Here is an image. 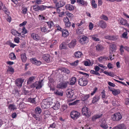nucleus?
<instances>
[{"mask_svg": "<svg viewBox=\"0 0 129 129\" xmlns=\"http://www.w3.org/2000/svg\"><path fill=\"white\" fill-rule=\"evenodd\" d=\"M9 109L11 110L12 109L14 110L16 109L15 106L11 104L9 105Z\"/></svg>", "mask_w": 129, "mask_h": 129, "instance_id": "nucleus-51", "label": "nucleus"}, {"mask_svg": "<svg viewBox=\"0 0 129 129\" xmlns=\"http://www.w3.org/2000/svg\"><path fill=\"white\" fill-rule=\"evenodd\" d=\"M105 91L104 90H103V91L101 93L102 94V98H105Z\"/></svg>", "mask_w": 129, "mask_h": 129, "instance_id": "nucleus-61", "label": "nucleus"}, {"mask_svg": "<svg viewBox=\"0 0 129 129\" xmlns=\"http://www.w3.org/2000/svg\"><path fill=\"white\" fill-rule=\"evenodd\" d=\"M115 45L113 44H111L110 45L109 51L110 53H111L115 52Z\"/></svg>", "mask_w": 129, "mask_h": 129, "instance_id": "nucleus-20", "label": "nucleus"}, {"mask_svg": "<svg viewBox=\"0 0 129 129\" xmlns=\"http://www.w3.org/2000/svg\"><path fill=\"white\" fill-rule=\"evenodd\" d=\"M92 6L94 8H96L97 7V5L95 3L94 0H92L91 2Z\"/></svg>", "mask_w": 129, "mask_h": 129, "instance_id": "nucleus-47", "label": "nucleus"}, {"mask_svg": "<svg viewBox=\"0 0 129 129\" xmlns=\"http://www.w3.org/2000/svg\"><path fill=\"white\" fill-rule=\"evenodd\" d=\"M43 60L47 62H50L51 60L50 59V56L48 54H45L43 55L42 56Z\"/></svg>", "mask_w": 129, "mask_h": 129, "instance_id": "nucleus-10", "label": "nucleus"}, {"mask_svg": "<svg viewBox=\"0 0 129 129\" xmlns=\"http://www.w3.org/2000/svg\"><path fill=\"white\" fill-rule=\"evenodd\" d=\"M51 107L55 110L59 109L60 107V104L58 102H56V103H53L52 102L51 103Z\"/></svg>", "mask_w": 129, "mask_h": 129, "instance_id": "nucleus-12", "label": "nucleus"}, {"mask_svg": "<svg viewBox=\"0 0 129 129\" xmlns=\"http://www.w3.org/2000/svg\"><path fill=\"white\" fill-rule=\"evenodd\" d=\"M48 79H49V81L48 83V85L49 86L50 88V90H54V89L53 88H51V84L50 83H52L53 82L54 80L52 78H51L50 77H49Z\"/></svg>", "mask_w": 129, "mask_h": 129, "instance_id": "nucleus-32", "label": "nucleus"}, {"mask_svg": "<svg viewBox=\"0 0 129 129\" xmlns=\"http://www.w3.org/2000/svg\"><path fill=\"white\" fill-rule=\"evenodd\" d=\"M120 24L122 25L126 26L127 24V20L122 19L120 20Z\"/></svg>", "mask_w": 129, "mask_h": 129, "instance_id": "nucleus-38", "label": "nucleus"}, {"mask_svg": "<svg viewBox=\"0 0 129 129\" xmlns=\"http://www.w3.org/2000/svg\"><path fill=\"white\" fill-rule=\"evenodd\" d=\"M95 47L96 50L98 52L101 51L104 49V47L102 45L99 44H98Z\"/></svg>", "mask_w": 129, "mask_h": 129, "instance_id": "nucleus-19", "label": "nucleus"}, {"mask_svg": "<svg viewBox=\"0 0 129 129\" xmlns=\"http://www.w3.org/2000/svg\"><path fill=\"white\" fill-rule=\"evenodd\" d=\"M23 81V80L21 79H18L16 81L15 83L17 86L21 87Z\"/></svg>", "mask_w": 129, "mask_h": 129, "instance_id": "nucleus-18", "label": "nucleus"}, {"mask_svg": "<svg viewBox=\"0 0 129 129\" xmlns=\"http://www.w3.org/2000/svg\"><path fill=\"white\" fill-rule=\"evenodd\" d=\"M22 33H24V34H26L27 33V31L26 29L24 27H23L22 29V31L21 32Z\"/></svg>", "mask_w": 129, "mask_h": 129, "instance_id": "nucleus-58", "label": "nucleus"}, {"mask_svg": "<svg viewBox=\"0 0 129 129\" xmlns=\"http://www.w3.org/2000/svg\"><path fill=\"white\" fill-rule=\"evenodd\" d=\"M112 119L114 121L120 120L122 118V116L120 113H116L111 116Z\"/></svg>", "mask_w": 129, "mask_h": 129, "instance_id": "nucleus-5", "label": "nucleus"}, {"mask_svg": "<svg viewBox=\"0 0 129 129\" xmlns=\"http://www.w3.org/2000/svg\"><path fill=\"white\" fill-rule=\"evenodd\" d=\"M31 62L33 64L37 66H39L40 64V61L37 60L35 58H32L30 59Z\"/></svg>", "mask_w": 129, "mask_h": 129, "instance_id": "nucleus-15", "label": "nucleus"}, {"mask_svg": "<svg viewBox=\"0 0 129 129\" xmlns=\"http://www.w3.org/2000/svg\"><path fill=\"white\" fill-rule=\"evenodd\" d=\"M67 106L66 105H63L62 106L61 108V111H63L67 109Z\"/></svg>", "mask_w": 129, "mask_h": 129, "instance_id": "nucleus-52", "label": "nucleus"}, {"mask_svg": "<svg viewBox=\"0 0 129 129\" xmlns=\"http://www.w3.org/2000/svg\"><path fill=\"white\" fill-rule=\"evenodd\" d=\"M101 19H103L106 21H107L108 20V17L104 15L103 14L100 17Z\"/></svg>", "mask_w": 129, "mask_h": 129, "instance_id": "nucleus-45", "label": "nucleus"}, {"mask_svg": "<svg viewBox=\"0 0 129 129\" xmlns=\"http://www.w3.org/2000/svg\"><path fill=\"white\" fill-rule=\"evenodd\" d=\"M50 113L49 111L48 110H46L43 112V116L46 117H48L50 115Z\"/></svg>", "mask_w": 129, "mask_h": 129, "instance_id": "nucleus-29", "label": "nucleus"}, {"mask_svg": "<svg viewBox=\"0 0 129 129\" xmlns=\"http://www.w3.org/2000/svg\"><path fill=\"white\" fill-rule=\"evenodd\" d=\"M63 20L65 23L68 22H69V20L67 17H64L63 19Z\"/></svg>", "mask_w": 129, "mask_h": 129, "instance_id": "nucleus-57", "label": "nucleus"}, {"mask_svg": "<svg viewBox=\"0 0 129 129\" xmlns=\"http://www.w3.org/2000/svg\"><path fill=\"white\" fill-rule=\"evenodd\" d=\"M76 39H74L72 40L71 42L68 44V47L70 48H72L76 45Z\"/></svg>", "mask_w": 129, "mask_h": 129, "instance_id": "nucleus-14", "label": "nucleus"}, {"mask_svg": "<svg viewBox=\"0 0 129 129\" xmlns=\"http://www.w3.org/2000/svg\"><path fill=\"white\" fill-rule=\"evenodd\" d=\"M89 94H87L82 96L81 98V100L83 101H84L87 100L89 97Z\"/></svg>", "mask_w": 129, "mask_h": 129, "instance_id": "nucleus-42", "label": "nucleus"}, {"mask_svg": "<svg viewBox=\"0 0 129 129\" xmlns=\"http://www.w3.org/2000/svg\"><path fill=\"white\" fill-rule=\"evenodd\" d=\"M52 100L50 98H48L47 99L44 100L41 103V106L42 109H46L51 106L52 102L49 101Z\"/></svg>", "mask_w": 129, "mask_h": 129, "instance_id": "nucleus-1", "label": "nucleus"}, {"mask_svg": "<svg viewBox=\"0 0 129 129\" xmlns=\"http://www.w3.org/2000/svg\"><path fill=\"white\" fill-rule=\"evenodd\" d=\"M126 125L123 123L120 124L114 127L112 129H126Z\"/></svg>", "mask_w": 129, "mask_h": 129, "instance_id": "nucleus-13", "label": "nucleus"}, {"mask_svg": "<svg viewBox=\"0 0 129 129\" xmlns=\"http://www.w3.org/2000/svg\"><path fill=\"white\" fill-rule=\"evenodd\" d=\"M35 98H29L28 99V101L32 103H35Z\"/></svg>", "mask_w": 129, "mask_h": 129, "instance_id": "nucleus-46", "label": "nucleus"}, {"mask_svg": "<svg viewBox=\"0 0 129 129\" xmlns=\"http://www.w3.org/2000/svg\"><path fill=\"white\" fill-rule=\"evenodd\" d=\"M66 95L68 98H72L74 95V91L73 90L68 91L66 92Z\"/></svg>", "mask_w": 129, "mask_h": 129, "instance_id": "nucleus-16", "label": "nucleus"}, {"mask_svg": "<svg viewBox=\"0 0 129 129\" xmlns=\"http://www.w3.org/2000/svg\"><path fill=\"white\" fill-rule=\"evenodd\" d=\"M27 11V8L26 7L23 8L22 13L23 14H25L26 13Z\"/></svg>", "mask_w": 129, "mask_h": 129, "instance_id": "nucleus-54", "label": "nucleus"}, {"mask_svg": "<svg viewBox=\"0 0 129 129\" xmlns=\"http://www.w3.org/2000/svg\"><path fill=\"white\" fill-rule=\"evenodd\" d=\"M82 113L84 115L87 117L89 116L91 114L89 109L85 106H84L82 108Z\"/></svg>", "mask_w": 129, "mask_h": 129, "instance_id": "nucleus-4", "label": "nucleus"}, {"mask_svg": "<svg viewBox=\"0 0 129 129\" xmlns=\"http://www.w3.org/2000/svg\"><path fill=\"white\" fill-rule=\"evenodd\" d=\"M77 2L79 3L81 5H84V6H87V2L84 1L83 0H77Z\"/></svg>", "mask_w": 129, "mask_h": 129, "instance_id": "nucleus-28", "label": "nucleus"}, {"mask_svg": "<svg viewBox=\"0 0 129 129\" xmlns=\"http://www.w3.org/2000/svg\"><path fill=\"white\" fill-rule=\"evenodd\" d=\"M78 62L79 60H77L76 61L74 62H73L71 63H70V64L71 65L73 66H76L78 65Z\"/></svg>", "mask_w": 129, "mask_h": 129, "instance_id": "nucleus-50", "label": "nucleus"}, {"mask_svg": "<svg viewBox=\"0 0 129 129\" xmlns=\"http://www.w3.org/2000/svg\"><path fill=\"white\" fill-rule=\"evenodd\" d=\"M112 104L115 106H118L120 105V104L118 103V102L116 100H113L112 102Z\"/></svg>", "mask_w": 129, "mask_h": 129, "instance_id": "nucleus-43", "label": "nucleus"}, {"mask_svg": "<svg viewBox=\"0 0 129 129\" xmlns=\"http://www.w3.org/2000/svg\"><path fill=\"white\" fill-rule=\"evenodd\" d=\"M97 25L99 27L103 29L106 28L107 26L106 22L103 20H100Z\"/></svg>", "mask_w": 129, "mask_h": 129, "instance_id": "nucleus-9", "label": "nucleus"}, {"mask_svg": "<svg viewBox=\"0 0 129 129\" xmlns=\"http://www.w3.org/2000/svg\"><path fill=\"white\" fill-rule=\"evenodd\" d=\"M54 93L57 95L62 96L63 95V92L61 90H56L54 91Z\"/></svg>", "mask_w": 129, "mask_h": 129, "instance_id": "nucleus-26", "label": "nucleus"}, {"mask_svg": "<svg viewBox=\"0 0 129 129\" xmlns=\"http://www.w3.org/2000/svg\"><path fill=\"white\" fill-rule=\"evenodd\" d=\"M104 58H105L106 59V60H107L108 59V57H99L98 59V60L100 62H101L103 60H102L104 59Z\"/></svg>", "mask_w": 129, "mask_h": 129, "instance_id": "nucleus-53", "label": "nucleus"}, {"mask_svg": "<svg viewBox=\"0 0 129 129\" xmlns=\"http://www.w3.org/2000/svg\"><path fill=\"white\" fill-rule=\"evenodd\" d=\"M35 114L33 115V116L37 120L39 121L40 119V108L37 107L35 109Z\"/></svg>", "mask_w": 129, "mask_h": 129, "instance_id": "nucleus-3", "label": "nucleus"}, {"mask_svg": "<svg viewBox=\"0 0 129 129\" xmlns=\"http://www.w3.org/2000/svg\"><path fill=\"white\" fill-rule=\"evenodd\" d=\"M123 48H124L123 47L122 45H121L120 46V50L121 52V54L122 55V53L124 52V50L123 49Z\"/></svg>", "mask_w": 129, "mask_h": 129, "instance_id": "nucleus-59", "label": "nucleus"}, {"mask_svg": "<svg viewBox=\"0 0 129 129\" xmlns=\"http://www.w3.org/2000/svg\"><path fill=\"white\" fill-rule=\"evenodd\" d=\"M9 57L13 60L15 59L16 58L15 55L13 53H11L9 54Z\"/></svg>", "mask_w": 129, "mask_h": 129, "instance_id": "nucleus-40", "label": "nucleus"}, {"mask_svg": "<svg viewBox=\"0 0 129 129\" xmlns=\"http://www.w3.org/2000/svg\"><path fill=\"white\" fill-rule=\"evenodd\" d=\"M21 58L23 62H25L27 60V57L25 53L22 54L21 55Z\"/></svg>", "mask_w": 129, "mask_h": 129, "instance_id": "nucleus-33", "label": "nucleus"}, {"mask_svg": "<svg viewBox=\"0 0 129 129\" xmlns=\"http://www.w3.org/2000/svg\"><path fill=\"white\" fill-rule=\"evenodd\" d=\"M80 113L77 111H73L71 113L70 115L71 117L74 120H76L78 118Z\"/></svg>", "mask_w": 129, "mask_h": 129, "instance_id": "nucleus-7", "label": "nucleus"}, {"mask_svg": "<svg viewBox=\"0 0 129 129\" xmlns=\"http://www.w3.org/2000/svg\"><path fill=\"white\" fill-rule=\"evenodd\" d=\"M35 83V87L36 89H39L40 88V81H36Z\"/></svg>", "mask_w": 129, "mask_h": 129, "instance_id": "nucleus-39", "label": "nucleus"}, {"mask_svg": "<svg viewBox=\"0 0 129 129\" xmlns=\"http://www.w3.org/2000/svg\"><path fill=\"white\" fill-rule=\"evenodd\" d=\"M127 35V32L126 31L123 33L122 35V37L123 38H126Z\"/></svg>", "mask_w": 129, "mask_h": 129, "instance_id": "nucleus-63", "label": "nucleus"}, {"mask_svg": "<svg viewBox=\"0 0 129 129\" xmlns=\"http://www.w3.org/2000/svg\"><path fill=\"white\" fill-rule=\"evenodd\" d=\"M84 77V76L82 77L78 80V84L81 86H84L87 84L88 81L85 80Z\"/></svg>", "mask_w": 129, "mask_h": 129, "instance_id": "nucleus-6", "label": "nucleus"}, {"mask_svg": "<svg viewBox=\"0 0 129 129\" xmlns=\"http://www.w3.org/2000/svg\"><path fill=\"white\" fill-rule=\"evenodd\" d=\"M84 30L83 28L82 27H79L78 30H77L76 33L78 35H80L82 34Z\"/></svg>", "mask_w": 129, "mask_h": 129, "instance_id": "nucleus-30", "label": "nucleus"}, {"mask_svg": "<svg viewBox=\"0 0 129 129\" xmlns=\"http://www.w3.org/2000/svg\"><path fill=\"white\" fill-rule=\"evenodd\" d=\"M88 38L87 37L83 36L79 40V42L81 44L84 45L88 43Z\"/></svg>", "mask_w": 129, "mask_h": 129, "instance_id": "nucleus-8", "label": "nucleus"}, {"mask_svg": "<svg viewBox=\"0 0 129 129\" xmlns=\"http://www.w3.org/2000/svg\"><path fill=\"white\" fill-rule=\"evenodd\" d=\"M31 36L35 40H39L40 39V37L38 35L34 33H33L31 34Z\"/></svg>", "mask_w": 129, "mask_h": 129, "instance_id": "nucleus-31", "label": "nucleus"}, {"mask_svg": "<svg viewBox=\"0 0 129 129\" xmlns=\"http://www.w3.org/2000/svg\"><path fill=\"white\" fill-rule=\"evenodd\" d=\"M82 55H83L82 53L79 51L76 52L75 53V57L77 58L81 57Z\"/></svg>", "mask_w": 129, "mask_h": 129, "instance_id": "nucleus-34", "label": "nucleus"}, {"mask_svg": "<svg viewBox=\"0 0 129 129\" xmlns=\"http://www.w3.org/2000/svg\"><path fill=\"white\" fill-rule=\"evenodd\" d=\"M79 101L78 100L75 101L72 103H69V105L70 106V105H76L78 102Z\"/></svg>", "mask_w": 129, "mask_h": 129, "instance_id": "nucleus-49", "label": "nucleus"}, {"mask_svg": "<svg viewBox=\"0 0 129 129\" xmlns=\"http://www.w3.org/2000/svg\"><path fill=\"white\" fill-rule=\"evenodd\" d=\"M120 92V91L119 89H114L112 92V93L115 96L119 94Z\"/></svg>", "mask_w": 129, "mask_h": 129, "instance_id": "nucleus-37", "label": "nucleus"}, {"mask_svg": "<svg viewBox=\"0 0 129 129\" xmlns=\"http://www.w3.org/2000/svg\"><path fill=\"white\" fill-rule=\"evenodd\" d=\"M76 81V79L75 77H73L71 79L70 84L71 85H74Z\"/></svg>", "mask_w": 129, "mask_h": 129, "instance_id": "nucleus-36", "label": "nucleus"}, {"mask_svg": "<svg viewBox=\"0 0 129 129\" xmlns=\"http://www.w3.org/2000/svg\"><path fill=\"white\" fill-rule=\"evenodd\" d=\"M46 20V18L43 16H41V20H42V21L46 22L48 24V25L50 28H51L52 26L53 25V23L52 21H50L47 22L45 21Z\"/></svg>", "mask_w": 129, "mask_h": 129, "instance_id": "nucleus-11", "label": "nucleus"}, {"mask_svg": "<svg viewBox=\"0 0 129 129\" xmlns=\"http://www.w3.org/2000/svg\"><path fill=\"white\" fill-rule=\"evenodd\" d=\"M100 126L103 128L105 129L107 128L108 127L107 124H106L102 123L100 125Z\"/></svg>", "mask_w": 129, "mask_h": 129, "instance_id": "nucleus-44", "label": "nucleus"}, {"mask_svg": "<svg viewBox=\"0 0 129 129\" xmlns=\"http://www.w3.org/2000/svg\"><path fill=\"white\" fill-rule=\"evenodd\" d=\"M66 9L69 10L70 11H72L74 10V7L72 5L70 4H67L65 6Z\"/></svg>", "mask_w": 129, "mask_h": 129, "instance_id": "nucleus-22", "label": "nucleus"}, {"mask_svg": "<svg viewBox=\"0 0 129 129\" xmlns=\"http://www.w3.org/2000/svg\"><path fill=\"white\" fill-rule=\"evenodd\" d=\"M105 39H108L110 40L114 41L117 39L116 37L115 36H107L105 37Z\"/></svg>", "mask_w": 129, "mask_h": 129, "instance_id": "nucleus-25", "label": "nucleus"}, {"mask_svg": "<svg viewBox=\"0 0 129 129\" xmlns=\"http://www.w3.org/2000/svg\"><path fill=\"white\" fill-rule=\"evenodd\" d=\"M59 48L61 50L63 49H65V46L63 44H61L59 46Z\"/></svg>", "mask_w": 129, "mask_h": 129, "instance_id": "nucleus-64", "label": "nucleus"}, {"mask_svg": "<svg viewBox=\"0 0 129 129\" xmlns=\"http://www.w3.org/2000/svg\"><path fill=\"white\" fill-rule=\"evenodd\" d=\"M35 78L33 77H32L29 78L27 81V83L28 84H30L33 81L34 79Z\"/></svg>", "mask_w": 129, "mask_h": 129, "instance_id": "nucleus-41", "label": "nucleus"}, {"mask_svg": "<svg viewBox=\"0 0 129 129\" xmlns=\"http://www.w3.org/2000/svg\"><path fill=\"white\" fill-rule=\"evenodd\" d=\"M69 82L68 81H63L57 84L56 88L61 89L66 88L68 86Z\"/></svg>", "mask_w": 129, "mask_h": 129, "instance_id": "nucleus-2", "label": "nucleus"}, {"mask_svg": "<svg viewBox=\"0 0 129 129\" xmlns=\"http://www.w3.org/2000/svg\"><path fill=\"white\" fill-rule=\"evenodd\" d=\"M89 29L91 30L93 27V24L91 22H90L89 25Z\"/></svg>", "mask_w": 129, "mask_h": 129, "instance_id": "nucleus-60", "label": "nucleus"}, {"mask_svg": "<svg viewBox=\"0 0 129 129\" xmlns=\"http://www.w3.org/2000/svg\"><path fill=\"white\" fill-rule=\"evenodd\" d=\"M100 99V97L98 95H95L93 98L92 101V103L94 104L98 102Z\"/></svg>", "mask_w": 129, "mask_h": 129, "instance_id": "nucleus-24", "label": "nucleus"}, {"mask_svg": "<svg viewBox=\"0 0 129 129\" xmlns=\"http://www.w3.org/2000/svg\"><path fill=\"white\" fill-rule=\"evenodd\" d=\"M65 4V2L63 1H61L56 3L55 6L56 7L60 8L64 6Z\"/></svg>", "mask_w": 129, "mask_h": 129, "instance_id": "nucleus-17", "label": "nucleus"}, {"mask_svg": "<svg viewBox=\"0 0 129 129\" xmlns=\"http://www.w3.org/2000/svg\"><path fill=\"white\" fill-rule=\"evenodd\" d=\"M19 39L18 37L15 38H14V40L15 43H18L20 42Z\"/></svg>", "mask_w": 129, "mask_h": 129, "instance_id": "nucleus-56", "label": "nucleus"}, {"mask_svg": "<svg viewBox=\"0 0 129 129\" xmlns=\"http://www.w3.org/2000/svg\"><path fill=\"white\" fill-rule=\"evenodd\" d=\"M62 71L64 72L65 73L68 74H69L70 73V71L67 68H63L62 69Z\"/></svg>", "mask_w": 129, "mask_h": 129, "instance_id": "nucleus-48", "label": "nucleus"}, {"mask_svg": "<svg viewBox=\"0 0 129 129\" xmlns=\"http://www.w3.org/2000/svg\"><path fill=\"white\" fill-rule=\"evenodd\" d=\"M108 84L109 85L113 87H114L115 85L114 84L110 82H109Z\"/></svg>", "mask_w": 129, "mask_h": 129, "instance_id": "nucleus-62", "label": "nucleus"}, {"mask_svg": "<svg viewBox=\"0 0 129 129\" xmlns=\"http://www.w3.org/2000/svg\"><path fill=\"white\" fill-rule=\"evenodd\" d=\"M1 4L2 5V7H3L2 9L4 12L7 15H8L9 14V10L6 7H5V5L2 2H0Z\"/></svg>", "mask_w": 129, "mask_h": 129, "instance_id": "nucleus-21", "label": "nucleus"}, {"mask_svg": "<svg viewBox=\"0 0 129 129\" xmlns=\"http://www.w3.org/2000/svg\"><path fill=\"white\" fill-rule=\"evenodd\" d=\"M33 8V10L35 11H38L40 10V6L37 5H33L32 6Z\"/></svg>", "mask_w": 129, "mask_h": 129, "instance_id": "nucleus-27", "label": "nucleus"}, {"mask_svg": "<svg viewBox=\"0 0 129 129\" xmlns=\"http://www.w3.org/2000/svg\"><path fill=\"white\" fill-rule=\"evenodd\" d=\"M62 36L64 37H66L69 34V33L67 29H62Z\"/></svg>", "mask_w": 129, "mask_h": 129, "instance_id": "nucleus-23", "label": "nucleus"}, {"mask_svg": "<svg viewBox=\"0 0 129 129\" xmlns=\"http://www.w3.org/2000/svg\"><path fill=\"white\" fill-rule=\"evenodd\" d=\"M90 63L88 61H84L83 63L84 65L86 66H89L90 65L91 63L90 61H89Z\"/></svg>", "mask_w": 129, "mask_h": 129, "instance_id": "nucleus-55", "label": "nucleus"}, {"mask_svg": "<svg viewBox=\"0 0 129 129\" xmlns=\"http://www.w3.org/2000/svg\"><path fill=\"white\" fill-rule=\"evenodd\" d=\"M102 115V114L94 115L92 117V119L93 121H94L97 119L101 118Z\"/></svg>", "mask_w": 129, "mask_h": 129, "instance_id": "nucleus-35", "label": "nucleus"}]
</instances>
